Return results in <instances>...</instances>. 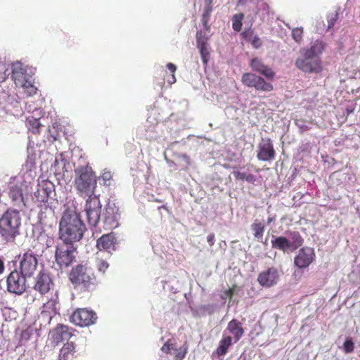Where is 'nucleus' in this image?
<instances>
[{
  "label": "nucleus",
  "mask_w": 360,
  "mask_h": 360,
  "mask_svg": "<svg viewBox=\"0 0 360 360\" xmlns=\"http://www.w3.org/2000/svg\"><path fill=\"white\" fill-rule=\"evenodd\" d=\"M10 197L14 202L21 201L22 199V193L18 187L12 188L9 193Z\"/></svg>",
  "instance_id": "obj_32"
},
{
  "label": "nucleus",
  "mask_w": 360,
  "mask_h": 360,
  "mask_svg": "<svg viewBox=\"0 0 360 360\" xmlns=\"http://www.w3.org/2000/svg\"><path fill=\"white\" fill-rule=\"evenodd\" d=\"M50 337L51 340L57 345L63 340H68L71 337V333L67 326L58 325L50 332Z\"/></svg>",
  "instance_id": "obj_18"
},
{
  "label": "nucleus",
  "mask_w": 360,
  "mask_h": 360,
  "mask_svg": "<svg viewBox=\"0 0 360 360\" xmlns=\"http://www.w3.org/2000/svg\"><path fill=\"white\" fill-rule=\"evenodd\" d=\"M252 44L255 48H259L261 45L260 39L257 37H255L252 40Z\"/></svg>",
  "instance_id": "obj_44"
},
{
  "label": "nucleus",
  "mask_w": 360,
  "mask_h": 360,
  "mask_svg": "<svg viewBox=\"0 0 360 360\" xmlns=\"http://www.w3.org/2000/svg\"><path fill=\"white\" fill-rule=\"evenodd\" d=\"M198 49H200V55H201V58H202L203 63L207 64V63L209 60V54H210L207 46H200V47H198Z\"/></svg>",
  "instance_id": "obj_37"
},
{
  "label": "nucleus",
  "mask_w": 360,
  "mask_h": 360,
  "mask_svg": "<svg viewBox=\"0 0 360 360\" xmlns=\"http://www.w3.org/2000/svg\"><path fill=\"white\" fill-rule=\"evenodd\" d=\"M72 283L76 285H82L84 288H89L94 281L92 270L86 266L78 265L72 269L70 274Z\"/></svg>",
  "instance_id": "obj_6"
},
{
  "label": "nucleus",
  "mask_w": 360,
  "mask_h": 360,
  "mask_svg": "<svg viewBox=\"0 0 360 360\" xmlns=\"http://www.w3.org/2000/svg\"><path fill=\"white\" fill-rule=\"evenodd\" d=\"M21 225L20 212L8 210L0 217V235L6 241H13L19 234Z\"/></svg>",
  "instance_id": "obj_3"
},
{
  "label": "nucleus",
  "mask_w": 360,
  "mask_h": 360,
  "mask_svg": "<svg viewBox=\"0 0 360 360\" xmlns=\"http://www.w3.org/2000/svg\"><path fill=\"white\" fill-rule=\"evenodd\" d=\"M314 252L311 248H303L299 250L298 254L295 257V264L299 268H305L308 266L314 260Z\"/></svg>",
  "instance_id": "obj_14"
},
{
  "label": "nucleus",
  "mask_w": 360,
  "mask_h": 360,
  "mask_svg": "<svg viewBox=\"0 0 360 360\" xmlns=\"http://www.w3.org/2000/svg\"><path fill=\"white\" fill-rule=\"evenodd\" d=\"M38 193L41 195V200L44 201L51 193L53 184L50 181H44L39 185Z\"/></svg>",
  "instance_id": "obj_24"
},
{
  "label": "nucleus",
  "mask_w": 360,
  "mask_h": 360,
  "mask_svg": "<svg viewBox=\"0 0 360 360\" xmlns=\"http://www.w3.org/2000/svg\"><path fill=\"white\" fill-rule=\"evenodd\" d=\"M233 174H234V176L237 179H240V180L245 179L246 174L245 173H242L240 172H234Z\"/></svg>",
  "instance_id": "obj_42"
},
{
  "label": "nucleus",
  "mask_w": 360,
  "mask_h": 360,
  "mask_svg": "<svg viewBox=\"0 0 360 360\" xmlns=\"http://www.w3.org/2000/svg\"><path fill=\"white\" fill-rule=\"evenodd\" d=\"M279 280V274L276 269L269 268L259 274L257 281L264 287H271L277 283Z\"/></svg>",
  "instance_id": "obj_13"
},
{
  "label": "nucleus",
  "mask_w": 360,
  "mask_h": 360,
  "mask_svg": "<svg viewBox=\"0 0 360 360\" xmlns=\"http://www.w3.org/2000/svg\"><path fill=\"white\" fill-rule=\"evenodd\" d=\"M37 266V259L32 252H27L23 254L20 262V269L24 276H32L36 271Z\"/></svg>",
  "instance_id": "obj_11"
},
{
  "label": "nucleus",
  "mask_w": 360,
  "mask_h": 360,
  "mask_svg": "<svg viewBox=\"0 0 360 360\" xmlns=\"http://www.w3.org/2000/svg\"><path fill=\"white\" fill-rule=\"evenodd\" d=\"M231 342L232 339L230 336H226L222 338L217 350V354L219 356L224 355L226 353L228 348L231 346Z\"/></svg>",
  "instance_id": "obj_26"
},
{
  "label": "nucleus",
  "mask_w": 360,
  "mask_h": 360,
  "mask_svg": "<svg viewBox=\"0 0 360 360\" xmlns=\"http://www.w3.org/2000/svg\"><path fill=\"white\" fill-rule=\"evenodd\" d=\"M252 231H254V236L257 238H260L263 236L264 231V226L260 223L255 222L251 226Z\"/></svg>",
  "instance_id": "obj_28"
},
{
  "label": "nucleus",
  "mask_w": 360,
  "mask_h": 360,
  "mask_svg": "<svg viewBox=\"0 0 360 360\" xmlns=\"http://www.w3.org/2000/svg\"><path fill=\"white\" fill-rule=\"evenodd\" d=\"M292 241H290L292 250L297 248L299 246L302 245L303 241L302 238H301L298 233H292Z\"/></svg>",
  "instance_id": "obj_34"
},
{
  "label": "nucleus",
  "mask_w": 360,
  "mask_h": 360,
  "mask_svg": "<svg viewBox=\"0 0 360 360\" xmlns=\"http://www.w3.org/2000/svg\"><path fill=\"white\" fill-rule=\"evenodd\" d=\"M275 152L269 139H263L259 146L257 158L262 161H268L274 158Z\"/></svg>",
  "instance_id": "obj_17"
},
{
  "label": "nucleus",
  "mask_w": 360,
  "mask_h": 360,
  "mask_svg": "<svg viewBox=\"0 0 360 360\" xmlns=\"http://www.w3.org/2000/svg\"><path fill=\"white\" fill-rule=\"evenodd\" d=\"M27 122L28 124V127L30 129L32 130L33 131H38L39 128L41 126V124L38 119L34 118V117H28L27 119Z\"/></svg>",
  "instance_id": "obj_33"
},
{
  "label": "nucleus",
  "mask_w": 360,
  "mask_h": 360,
  "mask_svg": "<svg viewBox=\"0 0 360 360\" xmlns=\"http://www.w3.org/2000/svg\"><path fill=\"white\" fill-rule=\"evenodd\" d=\"M174 349L175 347H174V344L172 343L170 341H168L167 342L164 344V345L161 348V350L166 354H170L172 351L174 350Z\"/></svg>",
  "instance_id": "obj_40"
},
{
  "label": "nucleus",
  "mask_w": 360,
  "mask_h": 360,
  "mask_svg": "<svg viewBox=\"0 0 360 360\" xmlns=\"http://www.w3.org/2000/svg\"><path fill=\"white\" fill-rule=\"evenodd\" d=\"M272 246L283 252L292 250L291 243L285 237L278 236L271 240Z\"/></svg>",
  "instance_id": "obj_23"
},
{
  "label": "nucleus",
  "mask_w": 360,
  "mask_h": 360,
  "mask_svg": "<svg viewBox=\"0 0 360 360\" xmlns=\"http://www.w3.org/2000/svg\"><path fill=\"white\" fill-rule=\"evenodd\" d=\"M167 68H168V70L172 73V74H174L176 70V67L174 64L172 63H167Z\"/></svg>",
  "instance_id": "obj_43"
},
{
  "label": "nucleus",
  "mask_w": 360,
  "mask_h": 360,
  "mask_svg": "<svg viewBox=\"0 0 360 360\" xmlns=\"http://www.w3.org/2000/svg\"><path fill=\"white\" fill-rule=\"evenodd\" d=\"M227 330H229L231 334L233 335L236 342L240 340L244 333L240 323L235 319L229 323Z\"/></svg>",
  "instance_id": "obj_22"
},
{
  "label": "nucleus",
  "mask_w": 360,
  "mask_h": 360,
  "mask_svg": "<svg viewBox=\"0 0 360 360\" xmlns=\"http://www.w3.org/2000/svg\"><path fill=\"white\" fill-rule=\"evenodd\" d=\"M120 214L118 210L113 205H108L106 208L104 224L105 229L111 230L119 226Z\"/></svg>",
  "instance_id": "obj_16"
},
{
  "label": "nucleus",
  "mask_w": 360,
  "mask_h": 360,
  "mask_svg": "<svg viewBox=\"0 0 360 360\" xmlns=\"http://www.w3.org/2000/svg\"><path fill=\"white\" fill-rule=\"evenodd\" d=\"M250 65L252 70L261 73L268 79H273L274 76V71L263 64L262 62L257 58L252 59L250 63Z\"/></svg>",
  "instance_id": "obj_20"
},
{
  "label": "nucleus",
  "mask_w": 360,
  "mask_h": 360,
  "mask_svg": "<svg viewBox=\"0 0 360 360\" xmlns=\"http://www.w3.org/2000/svg\"><path fill=\"white\" fill-rule=\"evenodd\" d=\"M12 78L15 85L22 88L27 96H31L37 93V88L34 85L32 76L27 72L22 63L17 62L13 65Z\"/></svg>",
  "instance_id": "obj_5"
},
{
  "label": "nucleus",
  "mask_w": 360,
  "mask_h": 360,
  "mask_svg": "<svg viewBox=\"0 0 360 360\" xmlns=\"http://www.w3.org/2000/svg\"><path fill=\"white\" fill-rule=\"evenodd\" d=\"M214 234H210L207 236V240L210 245H212L214 244Z\"/></svg>",
  "instance_id": "obj_45"
},
{
  "label": "nucleus",
  "mask_w": 360,
  "mask_h": 360,
  "mask_svg": "<svg viewBox=\"0 0 360 360\" xmlns=\"http://www.w3.org/2000/svg\"><path fill=\"white\" fill-rule=\"evenodd\" d=\"M271 221H272L271 218H269V219H268L267 223H268V224H269Z\"/></svg>",
  "instance_id": "obj_50"
},
{
  "label": "nucleus",
  "mask_w": 360,
  "mask_h": 360,
  "mask_svg": "<svg viewBox=\"0 0 360 360\" xmlns=\"http://www.w3.org/2000/svg\"><path fill=\"white\" fill-rule=\"evenodd\" d=\"M7 290L17 295L22 294L26 290L25 276L18 271H12L7 278Z\"/></svg>",
  "instance_id": "obj_9"
},
{
  "label": "nucleus",
  "mask_w": 360,
  "mask_h": 360,
  "mask_svg": "<svg viewBox=\"0 0 360 360\" xmlns=\"http://www.w3.org/2000/svg\"><path fill=\"white\" fill-rule=\"evenodd\" d=\"M52 285L51 279L48 274L41 272L37 278L34 289L41 294L49 292Z\"/></svg>",
  "instance_id": "obj_19"
},
{
  "label": "nucleus",
  "mask_w": 360,
  "mask_h": 360,
  "mask_svg": "<svg viewBox=\"0 0 360 360\" xmlns=\"http://www.w3.org/2000/svg\"><path fill=\"white\" fill-rule=\"evenodd\" d=\"M182 157L186 162H188V158L186 155H183Z\"/></svg>",
  "instance_id": "obj_49"
},
{
  "label": "nucleus",
  "mask_w": 360,
  "mask_h": 360,
  "mask_svg": "<svg viewBox=\"0 0 360 360\" xmlns=\"http://www.w3.org/2000/svg\"><path fill=\"white\" fill-rule=\"evenodd\" d=\"M262 9L266 12L267 14H269V6L268 4H262Z\"/></svg>",
  "instance_id": "obj_47"
},
{
  "label": "nucleus",
  "mask_w": 360,
  "mask_h": 360,
  "mask_svg": "<svg viewBox=\"0 0 360 360\" xmlns=\"http://www.w3.org/2000/svg\"><path fill=\"white\" fill-rule=\"evenodd\" d=\"M8 65L4 62L0 60V82H4L8 77Z\"/></svg>",
  "instance_id": "obj_36"
},
{
  "label": "nucleus",
  "mask_w": 360,
  "mask_h": 360,
  "mask_svg": "<svg viewBox=\"0 0 360 360\" xmlns=\"http://www.w3.org/2000/svg\"><path fill=\"white\" fill-rule=\"evenodd\" d=\"M303 37V28L295 27L292 30V37L297 43H301Z\"/></svg>",
  "instance_id": "obj_31"
},
{
  "label": "nucleus",
  "mask_w": 360,
  "mask_h": 360,
  "mask_svg": "<svg viewBox=\"0 0 360 360\" xmlns=\"http://www.w3.org/2000/svg\"><path fill=\"white\" fill-rule=\"evenodd\" d=\"M85 212L89 223L96 226L99 221L101 212V204L98 196L89 195L86 202Z\"/></svg>",
  "instance_id": "obj_7"
},
{
  "label": "nucleus",
  "mask_w": 360,
  "mask_h": 360,
  "mask_svg": "<svg viewBox=\"0 0 360 360\" xmlns=\"http://www.w3.org/2000/svg\"><path fill=\"white\" fill-rule=\"evenodd\" d=\"M176 82V78H175V76L174 74H172V78H170V79L169 80V82L170 84H174V82Z\"/></svg>",
  "instance_id": "obj_48"
},
{
  "label": "nucleus",
  "mask_w": 360,
  "mask_h": 360,
  "mask_svg": "<svg viewBox=\"0 0 360 360\" xmlns=\"http://www.w3.org/2000/svg\"><path fill=\"white\" fill-rule=\"evenodd\" d=\"M174 351L175 352L174 360H182L187 353V347L184 345L178 349L175 348Z\"/></svg>",
  "instance_id": "obj_35"
},
{
  "label": "nucleus",
  "mask_w": 360,
  "mask_h": 360,
  "mask_svg": "<svg viewBox=\"0 0 360 360\" xmlns=\"http://www.w3.org/2000/svg\"><path fill=\"white\" fill-rule=\"evenodd\" d=\"M198 47L207 46V37L202 35L201 32H198L196 34Z\"/></svg>",
  "instance_id": "obj_38"
},
{
  "label": "nucleus",
  "mask_w": 360,
  "mask_h": 360,
  "mask_svg": "<svg viewBox=\"0 0 360 360\" xmlns=\"http://www.w3.org/2000/svg\"><path fill=\"white\" fill-rule=\"evenodd\" d=\"M96 244L100 250L110 252L115 250V237L112 233L103 235L98 239Z\"/></svg>",
  "instance_id": "obj_21"
},
{
  "label": "nucleus",
  "mask_w": 360,
  "mask_h": 360,
  "mask_svg": "<svg viewBox=\"0 0 360 360\" xmlns=\"http://www.w3.org/2000/svg\"><path fill=\"white\" fill-rule=\"evenodd\" d=\"M245 180L248 182H252L255 180L254 176L252 174L246 175Z\"/></svg>",
  "instance_id": "obj_46"
},
{
  "label": "nucleus",
  "mask_w": 360,
  "mask_h": 360,
  "mask_svg": "<svg viewBox=\"0 0 360 360\" xmlns=\"http://www.w3.org/2000/svg\"><path fill=\"white\" fill-rule=\"evenodd\" d=\"M85 230V225L75 209H66L60 221V238L65 243L72 244L81 240Z\"/></svg>",
  "instance_id": "obj_1"
},
{
  "label": "nucleus",
  "mask_w": 360,
  "mask_h": 360,
  "mask_svg": "<svg viewBox=\"0 0 360 360\" xmlns=\"http://www.w3.org/2000/svg\"><path fill=\"white\" fill-rule=\"evenodd\" d=\"M58 297L54 295V297L51 298L44 304L41 311V316L42 319H47L50 322L51 319L58 314Z\"/></svg>",
  "instance_id": "obj_15"
},
{
  "label": "nucleus",
  "mask_w": 360,
  "mask_h": 360,
  "mask_svg": "<svg viewBox=\"0 0 360 360\" xmlns=\"http://www.w3.org/2000/svg\"><path fill=\"white\" fill-rule=\"evenodd\" d=\"M109 265L108 264L103 261V260H100L98 262V270L101 272H105V271L108 268Z\"/></svg>",
  "instance_id": "obj_41"
},
{
  "label": "nucleus",
  "mask_w": 360,
  "mask_h": 360,
  "mask_svg": "<svg viewBox=\"0 0 360 360\" xmlns=\"http://www.w3.org/2000/svg\"><path fill=\"white\" fill-rule=\"evenodd\" d=\"M101 179L103 180L104 186H110L112 181V174L106 169H103L101 175Z\"/></svg>",
  "instance_id": "obj_30"
},
{
  "label": "nucleus",
  "mask_w": 360,
  "mask_h": 360,
  "mask_svg": "<svg viewBox=\"0 0 360 360\" xmlns=\"http://www.w3.org/2000/svg\"><path fill=\"white\" fill-rule=\"evenodd\" d=\"M243 14L240 13L235 15L232 19V26L234 30L240 31L242 27V20L243 19Z\"/></svg>",
  "instance_id": "obj_29"
},
{
  "label": "nucleus",
  "mask_w": 360,
  "mask_h": 360,
  "mask_svg": "<svg viewBox=\"0 0 360 360\" xmlns=\"http://www.w3.org/2000/svg\"><path fill=\"white\" fill-rule=\"evenodd\" d=\"M75 186L81 195H93L97 186V179L91 167H80L75 169Z\"/></svg>",
  "instance_id": "obj_4"
},
{
  "label": "nucleus",
  "mask_w": 360,
  "mask_h": 360,
  "mask_svg": "<svg viewBox=\"0 0 360 360\" xmlns=\"http://www.w3.org/2000/svg\"><path fill=\"white\" fill-rule=\"evenodd\" d=\"M97 317L92 311L79 309L71 316V321L77 326H87L95 323Z\"/></svg>",
  "instance_id": "obj_12"
},
{
  "label": "nucleus",
  "mask_w": 360,
  "mask_h": 360,
  "mask_svg": "<svg viewBox=\"0 0 360 360\" xmlns=\"http://www.w3.org/2000/svg\"><path fill=\"white\" fill-rule=\"evenodd\" d=\"M343 349L345 353H350L354 350V343L351 339H347L344 345Z\"/></svg>",
  "instance_id": "obj_39"
},
{
  "label": "nucleus",
  "mask_w": 360,
  "mask_h": 360,
  "mask_svg": "<svg viewBox=\"0 0 360 360\" xmlns=\"http://www.w3.org/2000/svg\"><path fill=\"white\" fill-rule=\"evenodd\" d=\"M324 49V44L319 41H314L310 48L300 49V56L295 60L296 67L306 73H319L322 70L320 55Z\"/></svg>",
  "instance_id": "obj_2"
},
{
  "label": "nucleus",
  "mask_w": 360,
  "mask_h": 360,
  "mask_svg": "<svg viewBox=\"0 0 360 360\" xmlns=\"http://www.w3.org/2000/svg\"><path fill=\"white\" fill-rule=\"evenodd\" d=\"M242 83L249 87H254L257 90L263 91H271L273 86L267 83L264 79L252 73H245L241 78Z\"/></svg>",
  "instance_id": "obj_10"
},
{
  "label": "nucleus",
  "mask_w": 360,
  "mask_h": 360,
  "mask_svg": "<svg viewBox=\"0 0 360 360\" xmlns=\"http://www.w3.org/2000/svg\"><path fill=\"white\" fill-rule=\"evenodd\" d=\"M76 248L70 243L59 246L56 251V261L60 266L67 267L71 264L75 258Z\"/></svg>",
  "instance_id": "obj_8"
},
{
  "label": "nucleus",
  "mask_w": 360,
  "mask_h": 360,
  "mask_svg": "<svg viewBox=\"0 0 360 360\" xmlns=\"http://www.w3.org/2000/svg\"><path fill=\"white\" fill-rule=\"evenodd\" d=\"M75 347L72 342H68L64 345L60 351L59 360H68L73 356Z\"/></svg>",
  "instance_id": "obj_25"
},
{
  "label": "nucleus",
  "mask_w": 360,
  "mask_h": 360,
  "mask_svg": "<svg viewBox=\"0 0 360 360\" xmlns=\"http://www.w3.org/2000/svg\"><path fill=\"white\" fill-rule=\"evenodd\" d=\"M211 4H212V0H205L206 6L205 8V10H204V12L202 14V24L206 30H208V28H209L208 25H207V22L209 20V17H210V13L212 11Z\"/></svg>",
  "instance_id": "obj_27"
}]
</instances>
